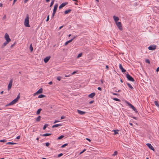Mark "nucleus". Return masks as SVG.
I'll return each instance as SVG.
<instances>
[{"label": "nucleus", "mask_w": 159, "mask_h": 159, "mask_svg": "<svg viewBox=\"0 0 159 159\" xmlns=\"http://www.w3.org/2000/svg\"><path fill=\"white\" fill-rule=\"evenodd\" d=\"M29 16L28 14L26 15V17L25 20L24 25L25 27H30V25L29 24Z\"/></svg>", "instance_id": "f257e3e1"}, {"label": "nucleus", "mask_w": 159, "mask_h": 159, "mask_svg": "<svg viewBox=\"0 0 159 159\" xmlns=\"http://www.w3.org/2000/svg\"><path fill=\"white\" fill-rule=\"evenodd\" d=\"M20 98V93L17 96V98L15 99L12 101L10 103H9L8 105V106H10L11 105H13L15 104L19 99Z\"/></svg>", "instance_id": "f03ea898"}, {"label": "nucleus", "mask_w": 159, "mask_h": 159, "mask_svg": "<svg viewBox=\"0 0 159 159\" xmlns=\"http://www.w3.org/2000/svg\"><path fill=\"white\" fill-rule=\"evenodd\" d=\"M126 77L128 80L129 81L133 82H134L135 81L134 79L128 73H127L126 74Z\"/></svg>", "instance_id": "7ed1b4c3"}, {"label": "nucleus", "mask_w": 159, "mask_h": 159, "mask_svg": "<svg viewBox=\"0 0 159 159\" xmlns=\"http://www.w3.org/2000/svg\"><path fill=\"white\" fill-rule=\"evenodd\" d=\"M116 25L118 29L120 30H123L122 25L120 22H117L116 23Z\"/></svg>", "instance_id": "20e7f679"}, {"label": "nucleus", "mask_w": 159, "mask_h": 159, "mask_svg": "<svg viewBox=\"0 0 159 159\" xmlns=\"http://www.w3.org/2000/svg\"><path fill=\"white\" fill-rule=\"evenodd\" d=\"M4 38L6 41L10 42L11 41V39L10 38L9 36L7 33L5 34Z\"/></svg>", "instance_id": "39448f33"}, {"label": "nucleus", "mask_w": 159, "mask_h": 159, "mask_svg": "<svg viewBox=\"0 0 159 159\" xmlns=\"http://www.w3.org/2000/svg\"><path fill=\"white\" fill-rule=\"evenodd\" d=\"M13 79H11L9 81V84L8 85V90H9L11 88L12 86V84L13 82Z\"/></svg>", "instance_id": "423d86ee"}, {"label": "nucleus", "mask_w": 159, "mask_h": 159, "mask_svg": "<svg viewBox=\"0 0 159 159\" xmlns=\"http://www.w3.org/2000/svg\"><path fill=\"white\" fill-rule=\"evenodd\" d=\"M156 48V45H151L148 48V49L150 50H154Z\"/></svg>", "instance_id": "0eeeda50"}, {"label": "nucleus", "mask_w": 159, "mask_h": 159, "mask_svg": "<svg viewBox=\"0 0 159 159\" xmlns=\"http://www.w3.org/2000/svg\"><path fill=\"white\" fill-rule=\"evenodd\" d=\"M43 89L42 88H40L35 93H34L33 94L34 96H35L37 94H38L39 93H42Z\"/></svg>", "instance_id": "6e6552de"}, {"label": "nucleus", "mask_w": 159, "mask_h": 159, "mask_svg": "<svg viewBox=\"0 0 159 159\" xmlns=\"http://www.w3.org/2000/svg\"><path fill=\"white\" fill-rule=\"evenodd\" d=\"M68 4V2H66L65 3H62L59 7V9H61L65 6L66 5Z\"/></svg>", "instance_id": "1a4fd4ad"}, {"label": "nucleus", "mask_w": 159, "mask_h": 159, "mask_svg": "<svg viewBox=\"0 0 159 159\" xmlns=\"http://www.w3.org/2000/svg\"><path fill=\"white\" fill-rule=\"evenodd\" d=\"M146 145L151 150L154 151V149L153 146H152L151 144L149 143H148L146 144Z\"/></svg>", "instance_id": "9d476101"}, {"label": "nucleus", "mask_w": 159, "mask_h": 159, "mask_svg": "<svg viewBox=\"0 0 159 159\" xmlns=\"http://www.w3.org/2000/svg\"><path fill=\"white\" fill-rule=\"evenodd\" d=\"M119 68L121 70L122 72L124 73L126 71V70L123 68L121 64H119Z\"/></svg>", "instance_id": "9b49d317"}, {"label": "nucleus", "mask_w": 159, "mask_h": 159, "mask_svg": "<svg viewBox=\"0 0 159 159\" xmlns=\"http://www.w3.org/2000/svg\"><path fill=\"white\" fill-rule=\"evenodd\" d=\"M51 57L50 56H48L45 58L44 59V61L45 63H47Z\"/></svg>", "instance_id": "f8f14e48"}, {"label": "nucleus", "mask_w": 159, "mask_h": 159, "mask_svg": "<svg viewBox=\"0 0 159 159\" xmlns=\"http://www.w3.org/2000/svg\"><path fill=\"white\" fill-rule=\"evenodd\" d=\"M58 5L57 3H56L54 5L53 10V12L54 13H56L57 10V9L58 7Z\"/></svg>", "instance_id": "ddd939ff"}, {"label": "nucleus", "mask_w": 159, "mask_h": 159, "mask_svg": "<svg viewBox=\"0 0 159 159\" xmlns=\"http://www.w3.org/2000/svg\"><path fill=\"white\" fill-rule=\"evenodd\" d=\"M113 18L114 19V20L115 22V23H116L117 22H118V21L119 20V18L117 17L116 16H113Z\"/></svg>", "instance_id": "4468645a"}, {"label": "nucleus", "mask_w": 159, "mask_h": 159, "mask_svg": "<svg viewBox=\"0 0 159 159\" xmlns=\"http://www.w3.org/2000/svg\"><path fill=\"white\" fill-rule=\"evenodd\" d=\"M75 36L72 39H71L70 40H69L66 42L65 44V45H67L69 43L71 42L75 38Z\"/></svg>", "instance_id": "2eb2a0df"}, {"label": "nucleus", "mask_w": 159, "mask_h": 159, "mask_svg": "<svg viewBox=\"0 0 159 159\" xmlns=\"http://www.w3.org/2000/svg\"><path fill=\"white\" fill-rule=\"evenodd\" d=\"M9 42H7L6 41L3 43V44L1 46V48H4V47L6 46L8 43H9Z\"/></svg>", "instance_id": "dca6fc26"}, {"label": "nucleus", "mask_w": 159, "mask_h": 159, "mask_svg": "<svg viewBox=\"0 0 159 159\" xmlns=\"http://www.w3.org/2000/svg\"><path fill=\"white\" fill-rule=\"evenodd\" d=\"M95 95V93H92L89 94L88 96V97H89L90 98H93V97H94Z\"/></svg>", "instance_id": "f3484780"}, {"label": "nucleus", "mask_w": 159, "mask_h": 159, "mask_svg": "<svg viewBox=\"0 0 159 159\" xmlns=\"http://www.w3.org/2000/svg\"><path fill=\"white\" fill-rule=\"evenodd\" d=\"M77 112L78 113L80 114L83 115L85 113V112L84 111H81L80 110H77Z\"/></svg>", "instance_id": "a211bd4d"}, {"label": "nucleus", "mask_w": 159, "mask_h": 159, "mask_svg": "<svg viewBox=\"0 0 159 159\" xmlns=\"http://www.w3.org/2000/svg\"><path fill=\"white\" fill-rule=\"evenodd\" d=\"M52 134H49V133H46L44 134H40V136H48L49 135H50Z\"/></svg>", "instance_id": "6ab92c4d"}, {"label": "nucleus", "mask_w": 159, "mask_h": 159, "mask_svg": "<svg viewBox=\"0 0 159 159\" xmlns=\"http://www.w3.org/2000/svg\"><path fill=\"white\" fill-rule=\"evenodd\" d=\"M136 113H138V111L136 110L135 107H134L133 105L131 106L130 107Z\"/></svg>", "instance_id": "aec40b11"}, {"label": "nucleus", "mask_w": 159, "mask_h": 159, "mask_svg": "<svg viewBox=\"0 0 159 159\" xmlns=\"http://www.w3.org/2000/svg\"><path fill=\"white\" fill-rule=\"evenodd\" d=\"M71 11V9H68L67 10H66L64 11V14H66L70 12Z\"/></svg>", "instance_id": "412c9836"}, {"label": "nucleus", "mask_w": 159, "mask_h": 159, "mask_svg": "<svg viewBox=\"0 0 159 159\" xmlns=\"http://www.w3.org/2000/svg\"><path fill=\"white\" fill-rule=\"evenodd\" d=\"M61 125H61V124H55L54 125H53L52 126V128H54L55 127H57L59 126H61Z\"/></svg>", "instance_id": "4be33fe9"}, {"label": "nucleus", "mask_w": 159, "mask_h": 159, "mask_svg": "<svg viewBox=\"0 0 159 159\" xmlns=\"http://www.w3.org/2000/svg\"><path fill=\"white\" fill-rule=\"evenodd\" d=\"M42 109H41V108H39V109L37 111V112H36V114L38 115L40 113V112L42 110Z\"/></svg>", "instance_id": "5701e85b"}, {"label": "nucleus", "mask_w": 159, "mask_h": 159, "mask_svg": "<svg viewBox=\"0 0 159 159\" xmlns=\"http://www.w3.org/2000/svg\"><path fill=\"white\" fill-rule=\"evenodd\" d=\"M114 132V135H116V134H118V131H119V130L117 129H116V130H112Z\"/></svg>", "instance_id": "b1692460"}, {"label": "nucleus", "mask_w": 159, "mask_h": 159, "mask_svg": "<svg viewBox=\"0 0 159 159\" xmlns=\"http://www.w3.org/2000/svg\"><path fill=\"white\" fill-rule=\"evenodd\" d=\"M17 144L16 143H14L13 142H9L7 143V144L11 145H13L14 144Z\"/></svg>", "instance_id": "393cba45"}, {"label": "nucleus", "mask_w": 159, "mask_h": 159, "mask_svg": "<svg viewBox=\"0 0 159 159\" xmlns=\"http://www.w3.org/2000/svg\"><path fill=\"white\" fill-rule=\"evenodd\" d=\"M46 97V96L43 94H40L38 97L39 98H43Z\"/></svg>", "instance_id": "a878e982"}, {"label": "nucleus", "mask_w": 159, "mask_h": 159, "mask_svg": "<svg viewBox=\"0 0 159 159\" xmlns=\"http://www.w3.org/2000/svg\"><path fill=\"white\" fill-rule=\"evenodd\" d=\"M127 84L128 87L130 89H133V88L129 83H127Z\"/></svg>", "instance_id": "bb28decb"}, {"label": "nucleus", "mask_w": 159, "mask_h": 159, "mask_svg": "<svg viewBox=\"0 0 159 159\" xmlns=\"http://www.w3.org/2000/svg\"><path fill=\"white\" fill-rule=\"evenodd\" d=\"M154 103L156 106L159 108V104H158V102L156 101H155Z\"/></svg>", "instance_id": "cd10ccee"}, {"label": "nucleus", "mask_w": 159, "mask_h": 159, "mask_svg": "<svg viewBox=\"0 0 159 159\" xmlns=\"http://www.w3.org/2000/svg\"><path fill=\"white\" fill-rule=\"evenodd\" d=\"M41 119V116H38L36 119V120L37 122H39L40 120Z\"/></svg>", "instance_id": "c85d7f7f"}, {"label": "nucleus", "mask_w": 159, "mask_h": 159, "mask_svg": "<svg viewBox=\"0 0 159 159\" xmlns=\"http://www.w3.org/2000/svg\"><path fill=\"white\" fill-rule=\"evenodd\" d=\"M48 125L47 124H45L43 128V130L45 129L46 128H47V127Z\"/></svg>", "instance_id": "c756f323"}, {"label": "nucleus", "mask_w": 159, "mask_h": 159, "mask_svg": "<svg viewBox=\"0 0 159 159\" xmlns=\"http://www.w3.org/2000/svg\"><path fill=\"white\" fill-rule=\"evenodd\" d=\"M64 137V135H61L59 137H58V138H57V139L60 140V139H62V138H63Z\"/></svg>", "instance_id": "7c9ffc66"}, {"label": "nucleus", "mask_w": 159, "mask_h": 159, "mask_svg": "<svg viewBox=\"0 0 159 159\" xmlns=\"http://www.w3.org/2000/svg\"><path fill=\"white\" fill-rule=\"evenodd\" d=\"M30 49L31 52H32L33 51V48L32 47V44L30 45Z\"/></svg>", "instance_id": "2f4dec72"}, {"label": "nucleus", "mask_w": 159, "mask_h": 159, "mask_svg": "<svg viewBox=\"0 0 159 159\" xmlns=\"http://www.w3.org/2000/svg\"><path fill=\"white\" fill-rule=\"evenodd\" d=\"M113 99L115 101H116L118 102H120V100L117 98H113Z\"/></svg>", "instance_id": "473e14b6"}, {"label": "nucleus", "mask_w": 159, "mask_h": 159, "mask_svg": "<svg viewBox=\"0 0 159 159\" xmlns=\"http://www.w3.org/2000/svg\"><path fill=\"white\" fill-rule=\"evenodd\" d=\"M125 102L126 103H127V104L128 105V106H129L130 107L132 105L129 102H128L127 101H125Z\"/></svg>", "instance_id": "72a5a7b5"}, {"label": "nucleus", "mask_w": 159, "mask_h": 159, "mask_svg": "<svg viewBox=\"0 0 159 159\" xmlns=\"http://www.w3.org/2000/svg\"><path fill=\"white\" fill-rule=\"evenodd\" d=\"M145 62L147 63H148V64H150V61H149V60L148 59H146L145 60Z\"/></svg>", "instance_id": "f704fd0d"}, {"label": "nucleus", "mask_w": 159, "mask_h": 159, "mask_svg": "<svg viewBox=\"0 0 159 159\" xmlns=\"http://www.w3.org/2000/svg\"><path fill=\"white\" fill-rule=\"evenodd\" d=\"M54 0H52L51 3L50 5V7H52L53 5V4H54Z\"/></svg>", "instance_id": "c9c22d12"}, {"label": "nucleus", "mask_w": 159, "mask_h": 159, "mask_svg": "<svg viewBox=\"0 0 159 159\" xmlns=\"http://www.w3.org/2000/svg\"><path fill=\"white\" fill-rule=\"evenodd\" d=\"M82 53H79L78 55V56L77 57V58H79V57H81L82 56Z\"/></svg>", "instance_id": "e433bc0d"}, {"label": "nucleus", "mask_w": 159, "mask_h": 159, "mask_svg": "<svg viewBox=\"0 0 159 159\" xmlns=\"http://www.w3.org/2000/svg\"><path fill=\"white\" fill-rule=\"evenodd\" d=\"M117 151H115L114 152V153L112 154V156H115V155H117Z\"/></svg>", "instance_id": "4c0bfd02"}, {"label": "nucleus", "mask_w": 159, "mask_h": 159, "mask_svg": "<svg viewBox=\"0 0 159 159\" xmlns=\"http://www.w3.org/2000/svg\"><path fill=\"white\" fill-rule=\"evenodd\" d=\"M111 94H112L113 95H117V96L119 95V94H118L116 93H114L113 92H111Z\"/></svg>", "instance_id": "58836bf2"}, {"label": "nucleus", "mask_w": 159, "mask_h": 159, "mask_svg": "<svg viewBox=\"0 0 159 159\" xmlns=\"http://www.w3.org/2000/svg\"><path fill=\"white\" fill-rule=\"evenodd\" d=\"M62 77L61 76H58L57 77V80L59 81L61 80Z\"/></svg>", "instance_id": "ea45409f"}, {"label": "nucleus", "mask_w": 159, "mask_h": 159, "mask_svg": "<svg viewBox=\"0 0 159 159\" xmlns=\"http://www.w3.org/2000/svg\"><path fill=\"white\" fill-rule=\"evenodd\" d=\"M67 145V143H65V144H63V145H62L61 146V148H63L65 147H66V145Z\"/></svg>", "instance_id": "a19ab883"}, {"label": "nucleus", "mask_w": 159, "mask_h": 159, "mask_svg": "<svg viewBox=\"0 0 159 159\" xmlns=\"http://www.w3.org/2000/svg\"><path fill=\"white\" fill-rule=\"evenodd\" d=\"M6 14H5L3 17L2 19V20H4L5 19H6Z\"/></svg>", "instance_id": "79ce46f5"}, {"label": "nucleus", "mask_w": 159, "mask_h": 159, "mask_svg": "<svg viewBox=\"0 0 159 159\" xmlns=\"http://www.w3.org/2000/svg\"><path fill=\"white\" fill-rule=\"evenodd\" d=\"M63 154L62 153H60L58 155V157H59L63 155Z\"/></svg>", "instance_id": "37998d69"}, {"label": "nucleus", "mask_w": 159, "mask_h": 159, "mask_svg": "<svg viewBox=\"0 0 159 159\" xmlns=\"http://www.w3.org/2000/svg\"><path fill=\"white\" fill-rule=\"evenodd\" d=\"M1 142H6V140L5 139L1 140H0Z\"/></svg>", "instance_id": "c03bdc74"}, {"label": "nucleus", "mask_w": 159, "mask_h": 159, "mask_svg": "<svg viewBox=\"0 0 159 159\" xmlns=\"http://www.w3.org/2000/svg\"><path fill=\"white\" fill-rule=\"evenodd\" d=\"M49 20V15H48V16H47V19H46V21H48Z\"/></svg>", "instance_id": "a18cd8bd"}, {"label": "nucleus", "mask_w": 159, "mask_h": 159, "mask_svg": "<svg viewBox=\"0 0 159 159\" xmlns=\"http://www.w3.org/2000/svg\"><path fill=\"white\" fill-rule=\"evenodd\" d=\"M86 150V149H84L82 152H81L80 153V154H81L82 153H83Z\"/></svg>", "instance_id": "49530a36"}, {"label": "nucleus", "mask_w": 159, "mask_h": 159, "mask_svg": "<svg viewBox=\"0 0 159 159\" xmlns=\"http://www.w3.org/2000/svg\"><path fill=\"white\" fill-rule=\"evenodd\" d=\"M49 144H50L49 143H48V142L46 143H45V145L47 147L49 146Z\"/></svg>", "instance_id": "de8ad7c7"}, {"label": "nucleus", "mask_w": 159, "mask_h": 159, "mask_svg": "<svg viewBox=\"0 0 159 159\" xmlns=\"http://www.w3.org/2000/svg\"><path fill=\"white\" fill-rule=\"evenodd\" d=\"M16 43V42H15L14 44H13L11 45V48H12L14 46H15V45Z\"/></svg>", "instance_id": "09e8293b"}, {"label": "nucleus", "mask_w": 159, "mask_h": 159, "mask_svg": "<svg viewBox=\"0 0 159 159\" xmlns=\"http://www.w3.org/2000/svg\"><path fill=\"white\" fill-rule=\"evenodd\" d=\"M93 102H94V100H92V101H91L89 102V103L90 104H91L92 103H93Z\"/></svg>", "instance_id": "8fccbe9b"}, {"label": "nucleus", "mask_w": 159, "mask_h": 159, "mask_svg": "<svg viewBox=\"0 0 159 159\" xmlns=\"http://www.w3.org/2000/svg\"><path fill=\"white\" fill-rule=\"evenodd\" d=\"M65 118V116H62L61 117V119L62 120V119H64Z\"/></svg>", "instance_id": "3c124183"}, {"label": "nucleus", "mask_w": 159, "mask_h": 159, "mask_svg": "<svg viewBox=\"0 0 159 159\" xmlns=\"http://www.w3.org/2000/svg\"><path fill=\"white\" fill-rule=\"evenodd\" d=\"M120 91H121V90H118L116 89V90H115V92H120Z\"/></svg>", "instance_id": "603ef678"}, {"label": "nucleus", "mask_w": 159, "mask_h": 159, "mask_svg": "<svg viewBox=\"0 0 159 159\" xmlns=\"http://www.w3.org/2000/svg\"><path fill=\"white\" fill-rule=\"evenodd\" d=\"M98 90H99L100 91H101L102 90V88L100 87H98Z\"/></svg>", "instance_id": "864d4df0"}, {"label": "nucleus", "mask_w": 159, "mask_h": 159, "mask_svg": "<svg viewBox=\"0 0 159 159\" xmlns=\"http://www.w3.org/2000/svg\"><path fill=\"white\" fill-rule=\"evenodd\" d=\"M20 138V136H18L16 137V139H19Z\"/></svg>", "instance_id": "5fc2aeb1"}, {"label": "nucleus", "mask_w": 159, "mask_h": 159, "mask_svg": "<svg viewBox=\"0 0 159 159\" xmlns=\"http://www.w3.org/2000/svg\"><path fill=\"white\" fill-rule=\"evenodd\" d=\"M76 72H77L76 71H75L73 72L72 73L71 75H73L75 74V73H76Z\"/></svg>", "instance_id": "6e6d98bb"}, {"label": "nucleus", "mask_w": 159, "mask_h": 159, "mask_svg": "<svg viewBox=\"0 0 159 159\" xmlns=\"http://www.w3.org/2000/svg\"><path fill=\"white\" fill-rule=\"evenodd\" d=\"M59 121H58V120H55L54 121V124H55V123H57V122H59Z\"/></svg>", "instance_id": "4d7b16f0"}, {"label": "nucleus", "mask_w": 159, "mask_h": 159, "mask_svg": "<svg viewBox=\"0 0 159 159\" xmlns=\"http://www.w3.org/2000/svg\"><path fill=\"white\" fill-rule=\"evenodd\" d=\"M55 14V13H54L53 12L52 13V17L53 18L54 17Z\"/></svg>", "instance_id": "13d9d810"}, {"label": "nucleus", "mask_w": 159, "mask_h": 159, "mask_svg": "<svg viewBox=\"0 0 159 159\" xmlns=\"http://www.w3.org/2000/svg\"><path fill=\"white\" fill-rule=\"evenodd\" d=\"M156 71L157 72H158L159 71V66L157 69Z\"/></svg>", "instance_id": "bf43d9fd"}, {"label": "nucleus", "mask_w": 159, "mask_h": 159, "mask_svg": "<svg viewBox=\"0 0 159 159\" xmlns=\"http://www.w3.org/2000/svg\"><path fill=\"white\" fill-rule=\"evenodd\" d=\"M86 140H87L89 141V142H90V141H91V140H90V139H89V138H86Z\"/></svg>", "instance_id": "052dcab7"}, {"label": "nucleus", "mask_w": 159, "mask_h": 159, "mask_svg": "<svg viewBox=\"0 0 159 159\" xmlns=\"http://www.w3.org/2000/svg\"><path fill=\"white\" fill-rule=\"evenodd\" d=\"M48 84L50 85H52V81H50L48 83Z\"/></svg>", "instance_id": "680f3d73"}, {"label": "nucleus", "mask_w": 159, "mask_h": 159, "mask_svg": "<svg viewBox=\"0 0 159 159\" xmlns=\"http://www.w3.org/2000/svg\"><path fill=\"white\" fill-rule=\"evenodd\" d=\"M17 0H14L13 5H14L15 3L17 1Z\"/></svg>", "instance_id": "e2e57ef3"}, {"label": "nucleus", "mask_w": 159, "mask_h": 159, "mask_svg": "<svg viewBox=\"0 0 159 159\" xmlns=\"http://www.w3.org/2000/svg\"><path fill=\"white\" fill-rule=\"evenodd\" d=\"M63 27V25L60 26L59 27V30H60Z\"/></svg>", "instance_id": "0e129e2a"}, {"label": "nucleus", "mask_w": 159, "mask_h": 159, "mask_svg": "<svg viewBox=\"0 0 159 159\" xmlns=\"http://www.w3.org/2000/svg\"><path fill=\"white\" fill-rule=\"evenodd\" d=\"M28 0H25L24 1V3H26L27 2V1H28Z\"/></svg>", "instance_id": "69168bd1"}, {"label": "nucleus", "mask_w": 159, "mask_h": 159, "mask_svg": "<svg viewBox=\"0 0 159 159\" xmlns=\"http://www.w3.org/2000/svg\"><path fill=\"white\" fill-rule=\"evenodd\" d=\"M65 76L66 77H69L70 76V75H66Z\"/></svg>", "instance_id": "338daca9"}, {"label": "nucleus", "mask_w": 159, "mask_h": 159, "mask_svg": "<svg viewBox=\"0 0 159 159\" xmlns=\"http://www.w3.org/2000/svg\"><path fill=\"white\" fill-rule=\"evenodd\" d=\"M106 68H107V69H108V68H109V67H108V66L106 65Z\"/></svg>", "instance_id": "774afa93"}]
</instances>
